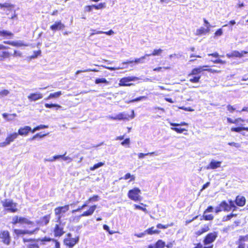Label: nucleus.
Here are the masks:
<instances>
[{"label": "nucleus", "mask_w": 248, "mask_h": 248, "mask_svg": "<svg viewBox=\"0 0 248 248\" xmlns=\"http://www.w3.org/2000/svg\"><path fill=\"white\" fill-rule=\"evenodd\" d=\"M209 67L208 65L200 66L192 69L191 71L187 74V78L189 82L193 83H197L199 82L201 78V73L207 71L211 73L218 72V71L213 70Z\"/></svg>", "instance_id": "nucleus-1"}, {"label": "nucleus", "mask_w": 248, "mask_h": 248, "mask_svg": "<svg viewBox=\"0 0 248 248\" xmlns=\"http://www.w3.org/2000/svg\"><path fill=\"white\" fill-rule=\"evenodd\" d=\"M237 209V206L234 203V201L230 200L228 203L225 200L220 202L218 206L215 208V213H218L221 211L229 212L230 211H235Z\"/></svg>", "instance_id": "nucleus-2"}, {"label": "nucleus", "mask_w": 248, "mask_h": 248, "mask_svg": "<svg viewBox=\"0 0 248 248\" xmlns=\"http://www.w3.org/2000/svg\"><path fill=\"white\" fill-rule=\"evenodd\" d=\"M227 121L228 123L230 124H240L239 126L231 127V131L232 132H240L243 130L248 131V127H245L243 126V124H242V123L245 121L248 122V119L247 120H245L241 117H238L234 120H232L230 117H227Z\"/></svg>", "instance_id": "nucleus-3"}, {"label": "nucleus", "mask_w": 248, "mask_h": 248, "mask_svg": "<svg viewBox=\"0 0 248 248\" xmlns=\"http://www.w3.org/2000/svg\"><path fill=\"white\" fill-rule=\"evenodd\" d=\"M218 235V232L213 231L206 234L203 238V245H206L210 248H214L213 243L216 240Z\"/></svg>", "instance_id": "nucleus-4"}, {"label": "nucleus", "mask_w": 248, "mask_h": 248, "mask_svg": "<svg viewBox=\"0 0 248 248\" xmlns=\"http://www.w3.org/2000/svg\"><path fill=\"white\" fill-rule=\"evenodd\" d=\"M79 240L78 235L73 236L72 233L68 232L65 235V238L63 240V243L64 246L68 248H73Z\"/></svg>", "instance_id": "nucleus-5"}, {"label": "nucleus", "mask_w": 248, "mask_h": 248, "mask_svg": "<svg viewBox=\"0 0 248 248\" xmlns=\"http://www.w3.org/2000/svg\"><path fill=\"white\" fill-rule=\"evenodd\" d=\"M2 205L5 211L7 212L14 213L18 211L17 207V203L14 202L13 200L11 199H5L2 202Z\"/></svg>", "instance_id": "nucleus-6"}, {"label": "nucleus", "mask_w": 248, "mask_h": 248, "mask_svg": "<svg viewBox=\"0 0 248 248\" xmlns=\"http://www.w3.org/2000/svg\"><path fill=\"white\" fill-rule=\"evenodd\" d=\"M11 223L13 226H16L17 224L32 226L34 224L33 221L30 220L28 218L17 215L14 216L12 217Z\"/></svg>", "instance_id": "nucleus-7"}, {"label": "nucleus", "mask_w": 248, "mask_h": 248, "mask_svg": "<svg viewBox=\"0 0 248 248\" xmlns=\"http://www.w3.org/2000/svg\"><path fill=\"white\" fill-rule=\"evenodd\" d=\"M69 210V204H65L63 206H60L56 207L54 209V213L56 217L57 221L61 223L63 214L67 212Z\"/></svg>", "instance_id": "nucleus-8"}, {"label": "nucleus", "mask_w": 248, "mask_h": 248, "mask_svg": "<svg viewBox=\"0 0 248 248\" xmlns=\"http://www.w3.org/2000/svg\"><path fill=\"white\" fill-rule=\"evenodd\" d=\"M141 191L138 187H134L128 191L127 193L128 197L134 202H140L141 200L142 197L140 194Z\"/></svg>", "instance_id": "nucleus-9"}, {"label": "nucleus", "mask_w": 248, "mask_h": 248, "mask_svg": "<svg viewBox=\"0 0 248 248\" xmlns=\"http://www.w3.org/2000/svg\"><path fill=\"white\" fill-rule=\"evenodd\" d=\"M12 238L10 233L8 230H1L0 231V243L8 246L11 244Z\"/></svg>", "instance_id": "nucleus-10"}, {"label": "nucleus", "mask_w": 248, "mask_h": 248, "mask_svg": "<svg viewBox=\"0 0 248 248\" xmlns=\"http://www.w3.org/2000/svg\"><path fill=\"white\" fill-rule=\"evenodd\" d=\"M38 230H39V229L38 228H35L33 230H31L15 229L13 230V233L17 237H20V236H23L25 234H27L29 235H32V234H34L35 233H36Z\"/></svg>", "instance_id": "nucleus-11"}, {"label": "nucleus", "mask_w": 248, "mask_h": 248, "mask_svg": "<svg viewBox=\"0 0 248 248\" xmlns=\"http://www.w3.org/2000/svg\"><path fill=\"white\" fill-rule=\"evenodd\" d=\"M99 200V197L97 195H93L92 197H89L88 200L85 201L83 204L79 206L78 208L76 209L73 210L72 211L73 213L76 212H79L81 211L82 209H83L84 208L86 207L88 205V204L91 202H97Z\"/></svg>", "instance_id": "nucleus-12"}, {"label": "nucleus", "mask_w": 248, "mask_h": 248, "mask_svg": "<svg viewBox=\"0 0 248 248\" xmlns=\"http://www.w3.org/2000/svg\"><path fill=\"white\" fill-rule=\"evenodd\" d=\"M18 137V134L14 132L9 134L4 141L0 143V147H4L13 142Z\"/></svg>", "instance_id": "nucleus-13"}, {"label": "nucleus", "mask_w": 248, "mask_h": 248, "mask_svg": "<svg viewBox=\"0 0 248 248\" xmlns=\"http://www.w3.org/2000/svg\"><path fill=\"white\" fill-rule=\"evenodd\" d=\"M9 48H10L9 46L0 44V50H3L0 52V61H3L5 59L9 58L12 56V54L8 51L6 50V49Z\"/></svg>", "instance_id": "nucleus-14"}, {"label": "nucleus", "mask_w": 248, "mask_h": 248, "mask_svg": "<svg viewBox=\"0 0 248 248\" xmlns=\"http://www.w3.org/2000/svg\"><path fill=\"white\" fill-rule=\"evenodd\" d=\"M214 208L212 206H209L204 211L203 214L202 216V218L201 220L204 219L206 221H210L213 220L214 216L212 214L206 215V214L209 212H212L213 211Z\"/></svg>", "instance_id": "nucleus-15"}, {"label": "nucleus", "mask_w": 248, "mask_h": 248, "mask_svg": "<svg viewBox=\"0 0 248 248\" xmlns=\"http://www.w3.org/2000/svg\"><path fill=\"white\" fill-rule=\"evenodd\" d=\"M63 227L61 224H55L53 228V233L55 237H60L64 233Z\"/></svg>", "instance_id": "nucleus-16"}, {"label": "nucleus", "mask_w": 248, "mask_h": 248, "mask_svg": "<svg viewBox=\"0 0 248 248\" xmlns=\"http://www.w3.org/2000/svg\"><path fill=\"white\" fill-rule=\"evenodd\" d=\"M38 240L39 239L34 238H23L22 239V241L24 243L29 242L32 243V244H30L28 246L27 248H39V245L37 243Z\"/></svg>", "instance_id": "nucleus-17"}, {"label": "nucleus", "mask_w": 248, "mask_h": 248, "mask_svg": "<svg viewBox=\"0 0 248 248\" xmlns=\"http://www.w3.org/2000/svg\"><path fill=\"white\" fill-rule=\"evenodd\" d=\"M14 34L11 31L5 30H0V39H10L13 38Z\"/></svg>", "instance_id": "nucleus-18"}, {"label": "nucleus", "mask_w": 248, "mask_h": 248, "mask_svg": "<svg viewBox=\"0 0 248 248\" xmlns=\"http://www.w3.org/2000/svg\"><path fill=\"white\" fill-rule=\"evenodd\" d=\"M65 28V26L63 24L61 20L56 21L54 24L50 26V29L53 31L58 30H63Z\"/></svg>", "instance_id": "nucleus-19"}, {"label": "nucleus", "mask_w": 248, "mask_h": 248, "mask_svg": "<svg viewBox=\"0 0 248 248\" xmlns=\"http://www.w3.org/2000/svg\"><path fill=\"white\" fill-rule=\"evenodd\" d=\"M135 78L132 77H124L120 79L119 83L120 86H129L132 83L129 82L134 80Z\"/></svg>", "instance_id": "nucleus-20"}, {"label": "nucleus", "mask_w": 248, "mask_h": 248, "mask_svg": "<svg viewBox=\"0 0 248 248\" xmlns=\"http://www.w3.org/2000/svg\"><path fill=\"white\" fill-rule=\"evenodd\" d=\"M248 53V52L246 51H241L240 52L237 50L232 51L231 53H227L226 56L228 58H231L233 57L242 58L244 55Z\"/></svg>", "instance_id": "nucleus-21"}, {"label": "nucleus", "mask_w": 248, "mask_h": 248, "mask_svg": "<svg viewBox=\"0 0 248 248\" xmlns=\"http://www.w3.org/2000/svg\"><path fill=\"white\" fill-rule=\"evenodd\" d=\"M97 208V205L95 204L92 205L89 207L88 209L86 211H84L80 215V217H89L93 215L95 210Z\"/></svg>", "instance_id": "nucleus-22"}, {"label": "nucleus", "mask_w": 248, "mask_h": 248, "mask_svg": "<svg viewBox=\"0 0 248 248\" xmlns=\"http://www.w3.org/2000/svg\"><path fill=\"white\" fill-rule=\"evenodd\" d=\"M208 56H211L217 58V59L212 61L214 63H219L221 64H224L226 63V61L222 60L219 58V55L217 52H215L212 53H209L207 54Z\"/></svg>", "instance_id": "nucleus-23"}, {"label": "nucleus", "mask_w": 248, "mask_h": 248, "mask_svg": "<svg viewBox=\"0 0 248 248\" xmlns=\"http://www.w3.org/2000/svg\"><path fill=\"white\" fill-rule=\"evenodd\" d=\"M31 128L29 126H25L19 128L18 130V135L26 136H27L29 133L31 131Z\"/></svg>", "instance_id": "nucleus-24"}, {"label": "nucleus", "mask_w": 248, "mask_h": 248, "mask_svg": "<svg viewBox=\"0 0 248 248\" xmlns=\"http://www.w3.org/2000/svg\"><path fill=\"white\" fill-rule=\"evenodd\" d=\"M234 202L237 206L242 207L245 205L246 199L244 196L238 195L236 197Z\"/></svg>", "instance_id": "nucleus-25"}, {"label": "nucleus", "mask_w": 248, "mask_h": 248, "mask_svg": "<svg viewBox=\"0 0 248 248\" xmlns=\"http://www.w3.org/2000/svg\"><path fill=\"white\" fill-rule=\"evenodd\" d=\"M221 162L219 161H215L214 160H212L210 163L206 166L205 169L206 170L210 169H216L218 168H219L221 165Z\"/></svg>", "instance_id": "nucleus-26"}, {"label": "nucleus", "mask_w": 248, "mask_h": 248, "mask_svg": "<svg viewBox=\"0 0 248 248\" xmlns=\"http://www.w3.org/2000/svg\"><path fill=\"white\" fill-rule=\"evenodd\" d=\"M146 57H147V56H145V54L144 56H142L139 58H136L134 60L124 62H122V64L124 65H127L128 64L132 63L133 62L136 63H143L144 62V59L146 58Z\"/></svg>", "instance_id": "nucleus-27"}, {"label": "nucleus", "mask_w": 248, "mask_h": 248, "mask_svg": "<svg viewBox=\"0 0 248 248\" xmlns=\"http://www.w3.org/2000/svg\"><path fill=\"white\" fill-rule=\"evenodd\" d=\"M3 43L15 47H20L27 46V45L23 44L21 42L16 41H4Z\"/></svg>", "instance_id": "nucleus-28"}, {"label": "nucleus", "mask_w": 248, "mask_h": 248, "mask_svg": "<svg viewBox=\"0 0 248 248\" xmlns=\"http://www.w3.org/2000/svg\"><path fill=\"white\" fill-rule=\"evenodd\" d=\"M210 30H209L208 28L201 27L199 29H197L195 35L198 36H201L207 34L210 32Z\"/></svg>", "instance_id": "nucleus-29"}, {"label": "nucleus", "mask_w": 248, "mask_h": 248, "mask_svg": "<svg viewBox=\"0 0 248 248\" xmlns=\"http://www.w3.org/2000/svg\"><path fill=\"white\" fill-rule=\"evenodd\" d=\"M43 95L39 93H31L28 96V98L31 101H35L42 98Z\"/></svg>", "instance_id": "nucleus-30"}, {"label": "nucleus", "mask_w": 248, "mask_h": 248, "mask_svg": "<svg viewBox=\"0 0 248 248\" xmlns=\"http://www.w3.org/2000/svg\"><path fill=\"white\" fill-rule=\"evenodd\" d=\"M209 230V225L208 224H204L203 227L195 232V235L196 237H198L202 234L208 232Z\"/></svg>", "instance_id": "nucleus-31"}, {"label": "nucleus", "mask_w": 248, "mask_h": 248, "mask_svg": "<svg viewBox=\"0 0 248 248\" xmlns=\"http://www.w3.org/2000/svg\"><path fill=\"white\" fill-rule=\"evenodd\" d=\"M131 113L129 114L126 112H121V114L122 115L123 120H129L130 119H132L135 117L134 111V110H131Z\"/></svg>", "instance_id": "nucleus-32"}, {"label": "nucleus", "mask_w": 248, "mask_h": 248, "mask_svg": "<svg viewBox=\"0 0 248 248\" xmlns=\"http://www.w3.org/2000/svg\"><path fill=\"white\" fill-rule=\"evenodd\" d=\"M51 213L46 215L42 217L40 220V223L42 225H46L50 221L51 218Z\"/></svg>", "instance_id": "nucleus-33"}, {"label": "nucleus", "mask_w": 248, "mask_h": 248, "mask_svg": "<svg viewBox=\"0 0 248 248\" xmlns=\"http://www.w3.org/2000/svg\"><path fill=\"white\" fill-rule=\"evenodd\" d=\"M15 7V5L9 2H4L3 3H0V9L8 11H11Z\"/></svg>", "instance_id": "nucleus-34"}, {"label": "nucleus", "mask_w": 248, "mask_h": 248, "mask_svg": "<svg viewBox=\"0 0 248 248\" xmlns=\"http://www.w3.org/2000/svg\"><path fill=\"white\" fill-rule=\"evenodd\" d=\"M160 231L155 229V227L154 226H152L151 227H150L148 228L147 229L145 230V233H147V234L148 235H153L155 234H159L160 233Z\"/></svg>", "instance_id": "nucleus-35"}, {"label": "nucleus", "mask_w": 248, "mask_h": 248, "mask_svg": "<svg viewBox=\"0 0 248 248\" xmlns=\"http://www.w3.org/2000/svg\"><path fill=\"white\" fill-rule=\"evenodd\" d=\"M164 243L159 240H157L155 245L150 244L147 246V248H162L164 246Z\"/></svg>", "instance_id": "nucleus-36"}, {"label": "nucleus", "mask_w": 248, "mask_h": 248, "mask_svg": "<svg viewBox=\"0 0 248 248\" xmlns=\"http://www.w3.org/2000/svg\"><path fill=\"white\" fill-rule=\"evenodd\" d=\"M163 52V50L161 48L158 49H155L151 54H145V56H147V57H149L151 56H160L162 54Z\"/></svg>", "instance_id": "nucleus-37"}, {"label": "nucleus", "mask_w": 248, "mask_h": 248, "mask_svg": "<svg viewBox=\"0 0 248 248\" xmlns=\"http://www.w3.org/2000/svg\"><path fill=\"white\" fill-rule=\"evenodd\" d=\"M62 94L61 91H58L54 93H51L45 98V100H47L51 98H56L59 97Z\"/></svg>", "instance_id": "nucleus-38"}, {"label": "nucleus", "mask_w": 248, "mask_h": 248, "mask_svg": "<svg viewBox=\"0 0 248 248\" xmlns=\"http://www.w3.org/2000/svg\"><path fill=\"white\" fill-rule=\"evenodd\" d=\"M237 216V214L231 213L230 214L223 216L222 217V221H227L231 220L233 217H236Z\"/></svg>", "instance_id": "nucleus-39"}, {"label": "nucleus", "mask_w": 248, "mask_h": 248, "mask_svg": "<svg viewBox=\"0 0 248 248\" xmlns=\"http://www.w3.org/2000/svg\"><path fill=\"white\" fill-rule=\"evenodd\" d=\"M128 179H130L129 182L135 180V177L133 175H131L130 173H127L124 176V177L120 178V180H127Z\"/></svg>", "instance_id": "nucleus-40"}, {"label": "nucleus", "mask_w": 248, "mask_h": 248, "mask_svg": "<svg viewBox=\"0 0 248 248\" xmlns=\"http://www.w3.org/2000/svg\"><path fill=\"white\" fill-rule=\"evenodd\" d=\"M94 83L96 84H98L100 83H104L105 84H108V81L105 78H97L95 79Z\"/></svg>", "instance_id": "nucleus-41"}, {"label": "nucleus", "mask_w": 248, "mask_h": 248, "mask_svg": "<svg viewBox=\"0 0 248 248\" xmlns=\"http://www.w3.org/2000/svg\"><path fill=\"white\" fill-rule=\"evenodd\" d=\"M158 240H159V241H161L164 243V246L162 248H164L165 247H166L167 248H172L173 247L174 245L175 244L174 241L168 242L167 244H166L165 242L163 241L162 240L158 239Z\"/></svg>", "instance_id": "nucleus-42"}, {"label": "nucleus", "mask_w": 248, "mask_h": 248, "mask_svg": "<svg viewBox=\"0 0 248 248\" xmlns=\"http://www.w3.org/2000/svg\"><path fill=\"white\" fill-rule=\"evenodd\" d=\"M48 126L47 125L40 124V125H37V126H35V127H34L31 130V133H33L35 132L37 130H39L40 129H44V128H48Z\"/></svg>", "instance_id": "nucleus-43"}, {"label": "nucleus", "mask_w": 248, "mask_h": 248, "mask_svg": "<svg viewBox=\"0 0 248 248\" xmlns=\"http://www.w3.org/2000/svg\"><path fill=\"white\" fill-rule=\"evenodd\" d=\"M173 225V223H171L170 224H164V225L162 224L161 223H158L156 225V227L158 229H166L168 228V227L172 226Z\"/></svg>", "instance_id": "nucleus-44"}, {"label": "nucleus", "mask_w": 248, "mask_h": 248, "mask_svg": "<svg viewBox=\"0 0 248 248\" xmlns=\"http://www.w3.org/2000/svg\"><path fill=\"white\" fill-rule=\"evenodd\" d=\"M47 134H42L41 133H38L36 134L35 135H33L32 137L30 138L29 139V140L32 141L34 140L35 139L39 138H42L46 136Z\"/></svg>", "instance_id": "nucleus-45"}, {"label": "nucleus", "mask_w": 248, "mask_h": 248, "mask_svg": "<svg viewBox=\"0 0 248 248\" xmlns=\"http://www.w3.org/2000/svg\"><path fill=\"white\" fill-rule=\"evenodd\" d=\"M237 241L242 244H245V242H248V234L244 236H240Z\"/></svg>", "instance_id": "nucleus-46"}, {"label": "nucleus", "mask_w": 248, "mask_h": 248, "mask_svg": "<svg viewBox=\"0 0 248 248\" xmlns=\"http://www.w3.org/2000/svg\"><path fill=\"white\" fill-rule=\"evenodd\" d=\"M45 107L46 108H51L52 107H56V109H58L60 108H61V106L57 104H48V103H46L45 104Z\"/></svg>", "instance_id": "nucleus-47"}, {"label": "nucleus", "mask_w": 248, "mask_h": 248, "mask_svg": "<svg viewBox=\"0 0 248 248\" xmlns=\"http://www.w3.org/2000/svg\"><path fill=\"white\" fill-rule=\"evenodd\" d=\"M171 129L175 131L177 133H182L184 131H187V130L184 128H178L176 127H171Z\"/></svg>", "instance_id": "nucleus-48"}, {"label": "nucleus", "mask_w": 248, "mask_h": 248, "mask_svg": "<svg viewBox=\"0 0 248 248\" xmlns=\"http://www.w3.org/2000/svg\"><path fill=\"white\" fill-rule=\"evenodd\" d=\"M93 8L96 10L102 9L106 7V3L105 2L100 3L97 5H93Z\"/></svg>", "instance_id": "nucleus-49"}, {"label": "nucleus", "mask_w": 248, "mask_h": 248, "mask_svg": "<svg viewBox=\"0 0 248 248\" xmlns=\"http://www.w3.org/2000/svg\"><path fill=\"white\" fill-rule=\"evenodd\" d=\"M109 119L113 120H123L122 115L121 113H119L118 114L114 116H109Z\"/></svg>", "instance_id": "nucleus-50"}, {"label": "nucleus", "mask_w": 248, "mask_h": 248, "mask_svg": "<svg viewBox=\"0 0 248 248\" xmlns=\"http://www.w3.org/2000/svg\"><path fill=\"white\" fill-rule=\"evenodd\" d=\"M104 164V163L101 162H98V163L94 164L93 166L90 167V170H93L103 166Z\"/></svg>", "instance_id": "nucleus-51"}, {"label": "nucleus", "mask_w": 248, "mask_h": 248, "mask_svg": "<svg viewBox=\"0 0 248 248\" xmlns=\"http://www.w3.org/2000/svg\"><path fill=\"white\" fill-rule=\"evenodd\" d=\"M12 56L14 57H21L22 56V53L19 50H15Z\"/></svg>", "instance_id": "nucleus-52"}, {"label": "nucleus", "mask_w": 248, "mask_h": 248, "mask_svg": "<svg viewBox=\"0 0 248 248\" xmlns=\"http://www.w3.org/2000/svg\"><path fill=\"white\" fill-rule=\"evenodd\" d=\"M154 154H155V152L147 153L146 154L140 153H139L138 155L139 158H143L146 155H152Z\"/></svg>", "instance_id": "nucleus-53"}, {"label": "nucleus", "mask_w": 248, "mask_h": 248, "mask_svg": "<svg viewBox=\"0 0 248 248\" xmlns=\"http://www.w3.org/2000/svg\"><path fill=\"white\" fill-rule=\"evenodd\" d=\"M9 93L8 90L4 89L0 91V97L7 96Z\"/></svg>", "instance_id": "nucleus-54"}, {"label": "nucleus", "mask_w": 248, "mask_h": 248, "mask_svg": "<svg viewBox=\"0 0 248 248\" xmlns=\"http://www.w3.org/2000/svg\"><path fill=\"white\" fill-rule=\"evenodd\" d=\"M106 68H107L108 70L114 71L116 70H119L125 68H127V66H122V67H106Z\"/></svg>", "instance_id": "nucleus-55"}, {"label": "nucleus", "mask_w": 248, "mask_h": 248, "mask_svg": "<svg viewBox=\"0 0 248 248\" xmlns=\"http://www.w3.org/2000/svg\"><path fill=\"white\" fill-rule=\"evenodd\" d=\"M170 69V67L169 66L167 67H157L153 69V71L159 72L162 70V69L167 70Z\"/></svg>", "instance_id": "nucleus-56"}, {"label": "nucleus", "mask_w": 248, "mask_h": 248, "mask_svg": "<svg viewBox=\"0 0 248 248\" xmlns=\"http://www.w3.org/2000/svg\"><path fill=\"white\" fill-rule=\"evenodd\" d=\"M41 54V50H38L37 51H33V54L31 56L32 58H37L38 56H40Z\"/></svg>", "instance_id": "nucleus-57"}, {"label": "nucleus", "mask_w": 248, "mask_h": 248, "mask_svg": "<svg viewBox=\"0 0 248 248\" xmlns=\"http://www.w3.org/2000/svg\"><path fill=\"white\" fill-rule=\"evenodd\" d=\"M223 34L222 29L221 28L217 29L214 33L215 36L217 37L222 35Z\"/></svg>", "instance_id": "nucleus-58"}, {"label": "nucleus", "mask_w": 248, "mask_h": 248, "mask_svg": "<svg viewBox=\"0 0 248 248\" xmlns=\"http://www.w3.org/2000/svg\"><path fill=\"white\" fill-rule=\"evenodd\" d=\"M227 108L229 112L230 113H232L236 110V108L233 106L231 105H228L227 106Z\"/></svg>", "instance_id": "nucleus-59"}, {"label": "nucleus", "mask_w": 248, "mask_h": 248, "mask_svg": "<svg viewBox=\"0 0 248 248\" xmlns=\"http://www.w3.org/2000/svg\"><path fill=\"white\" fill-rule=\"evenodd\" d=\"M145 98H146V96H140V97H137L134 99L130 100L129 101V102H134L135 101H140V100H142V99H144Z\"/></svg>", "instance_id": "nucleus-60"}, {"label": "nucleus", "mask_w": 248, "mask_h": 248, "mask_svg": "<svg viewBox=\"0 0 248 248\" xmlns=\"http://www.w3.org/2000/svg\"><path fill=\"white\" fill-rule=\"evenodd\" d=\"M52 242L55 244V248H61L60 243L57 240L54 238Z\"/></svg>", "instance_id": "nucleus-61"}, {"label": "nucleus", "mask_w": 248, "mask_h": 248, "mask_svg": "<svg viewBox=\"0 0 248 248\" xmlns=\"http://www.w3.org/2000/svg\"><path fill=\"white\" fill-rule=\"evenodd\" d=\"M130 144V139L129 138L125 139L124 141L121 142V144L123 146L127 145H129Z\"/></svg>", "instance_id": "nucleus-62"}, {"label": "nucleus", "mask_w": 248, "mask_h": 248, "mask_svg": "<svg viewBox=\"0 0 248 248\" xmlns=\"http://www.w3.org/2000/svg\"><path fill=\"white\" fill-rule=\"evenodd\" d=\"M203 22L204 23V25L206 26V28H208L209 29V30H210L211 25H210L209 22L205 18H203Z\"/></svg>", "instance_id": "nucleus-63"}, {"label": "nucleus", "mask_w": 248, "mask_h": 248, "mask_svg": "<svg viewBox=\"0 0 248 248\" xmlns=\"http://www.w3.org/2000/svg\"><path fill=\"white\" fill-rule=\"evenodd\" d=\"M93 5H87L85 6L84 7L85 11L88 12L91 11L93 10Z\"/></svg>", "instance_id": "nucleus-64"}]
</instances>
